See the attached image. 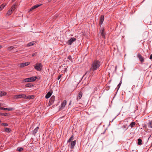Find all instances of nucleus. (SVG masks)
Segmentation results:
<instances>
[{
    "label": "nucleus",
    "mask_w": 152,
    "mask_h": 152,
    "mask_svg": "<svg viewBox=\"0 0 152 152\" xmlns=\"http://www.w3.org/2000/svg\"><path fill=\"white\" fill-rule=\"evenodd\" d=\"M0 109L2 110H7V108H5L4 107H1L0 108Z\"/></svg>",
    "instance_id": "34"
},
{
    "label": "nucleus",
    "mask_w": 152,
    "mask_h": 152,
    "mask_svg": "<svg viewBox=\"0 0 152 152\" xmlns=\"http://www.w3.org/2000/svg\"><path fill=\"white\" fill-rule=\"evenodd\" d=\"M23 150V148H22L18 147L17 148V150L20 152L22 151Z\"/></svg>",
    "instance_id": "30"
},
{
    "label": "nucleus",
    "mask_w": 152,
    "mask_h": 152,
    "mask_svg": "<svg viewBox=\"0 0 152 152\" xmlns=\"http://www.w3.org/2000/svg\"><path fill=\"white\" fill-rule=\"evenodd\" d=\"M7 93L4 91H0V97L6 95Z\"/></svg>",
    "instance_id": "14"
},
{
    "label": "nucleus",
    "mask_w": 152,
    "mask_h": 152,
    "mask_svg": "<svg viewBox=\"0 0 152 152\" xmlns=\"http://www.w3.org/2000/svg\"><path fill=\"white\" fill-rule=\"evenodd\" d=\"M41 5V4H39V5L37 4V5H35L33 6V7H34V9H35L39 7Z\"/></svg>",
    "instance_id": "31"
},
{
    "label": "nucleus",
    "mask_w": 152,
    "mask_h": 152,
    "mask_svg": "<svg viewBox=\"0 0 152 152\" xmlns=\"http://www.w3.org/2000/svg\"><path fill=\"white\" fill-rule=\"evenodd\" d=\"M137 56L141 62L142 63L144 62V58L140 53L138 54Z\"/></svg>",
    "instance_id": "6"
},
{
    "label": "nucleus",
    "mask_w": 152,
    "mask_h": 152,
    "mask_svg": "<svg viewBox=\"0 0 152 152\" xmlns=\"http://www.w3.org/2000/svg\"><path fill=\"white\" fill-rule=\"evenodd\" d=\"M100 66V62L98 60H95L92 62L90 70L93 71L96 70Z\"/></svg>",
    "instance_id": "1"
},
{
    "label": "nucleus",
    "mask_w": 152,
    "mask_h": 152,
    "mask_svg": "<svg viewBox=\"0 0 152 152\" xmlns=\"http://www.w3.org/2000/svg\"><path fill=\"white\" fill-rule=\"evenodd\" d=\"M68 58L69 60H71L72 59V57L71 56H69L68 57Z\"/></svg>",
    "instance_id": "40"
},
{
    "label": "nucleus",
    "mask_w": 152,
    "mask_h": 152,
    "mask_svg": "<svg viewBox=\"0 0 152 152\" xmlns=\"http://www.w3.org/2000/svg\"><path fill=\"white\" fill-rule=\"evenodd\" d=\"M34 45V43L32 42H31L28 43L27 45V46H30Z\"/></svg>",
    "instance_id": "28"
},
{
    "label": "nucleus",
    "mask_w": 152,
    "mask_h": 152,
    "mask_svg": "<svg viewBox=\"0 0 152 152\" xmlns=\"http://www.w3.org/2000/svg\"><path fill=\"white\" fill-rule=\"evenodd\" d=\"M71 102L70 101V102L69 103V105L71 104Z\"/></svg>",
    "instance_id": "45"
},
{
    "label": "nucleus",
    "mask_w": 152,
    "mask_h": 152,
    "mask_svg": "<svg viewBox=\"0 0 152 152\" xmlns=\"http://www.w3.org/2000/svg\"><path fill=\"white\" fill-rule=\"evenodd\" d=\"M7 113H0V115H3L4 116H7Z\"/></svg>",
    "instance_id": "29"
},
{
    "label": "nucleus",
    "mask_w": 152,
    "mask_h": 152,
    "mask_svg": "<svg viewBox=\"0 0 152 152\" xmlns=\"http://www.w3.org/2000/svg\"><path fill=\"white\" fill-rule=\"evenodd\" d=\"M2 124L4 126H8V124H7V123H2Z\"/></svg>",
    "instance_id": "35"
},
{
    "label": "nucleus",
    "mask_w": 152,
    "mask_h": 152,
    "mask_svg": "<svg viewBox=\"0 0 152 152\" xmlns=\"http://www.w3.org/2000/svg\"><path fill=\"white\" fill-rule=\"evenodd\" d=\"M1 120H0V123H1Z\"/></svg>",
    "instance_id": "48"
},
{
    "label": "nucleus",
    "mask_w": 152,
    "mask_h": 152,
    "mask_svg": "<svg viewBox=\"0 0 152 152\" xmlns=\"http://www.w3.org/2000/svg\"><path fill=\"white\" fill-rule=\"evenodd\" d=\"M34 68L37 71H41L42 68V66L41 64L40 63H37L36 65L34 66Z\"/></svg>",
    "instance_id": "3"
},
{
    "label": "nucleus",
    "mask_w": 152,
    "mask_h": 152,
    "mask_svg": "<svg viewBox=\"0 0 152 152\" xmlns=\"http://www.w3.org/2000/svg\"><path fill=\"white\" fill-rule=\"evenodd\" d=\"M89 73H90V72H86L85 73V74L84 75H89Z\"/></svg>",
    "instance_id": "41"
},
{
    "label": "nucleus",
    "mask_w": 152,
    "mask_h": 152,
    "mask_svg": "<svg viewBox=\"0 0 152 152\" xmlns=\"http://www.w3.org/2000/svg\"><path fill=\"white\" fill-rule=\"evenodd\" d=\"M76 40V39L72 37L69 39L67 42V43L69 45H71L72 43Z\"/></svg>",
    "instance_id": "5"
},
{
    "label": "nucleus",
    "mask_w": 152,
    "mask_h": 152,
    "mask_svg": "<svg viewBox=\"0 0 152 152\" xmlns=\"http://www.w3.org/2000/svg\"><path fill=\"white\" fill-rule=\"evenodd\" d=\"M104 16L103 15H101L100 17V21H99V23L101 25L103 23V22L104 20Z\"/></svg>",
    "instance_id": "8"
},
{
    "label": "nucleus",
    "mask_w": 152,
    "mask_h": 152,
    "mask_svg": "<svg viewBox=\"0 0 152 152\" xmlns=\"http://www.w3.org/2000/svg\"><path fill=\"white\" fill-rule=\"evenodd\" d=\"M61 77V75H59L57 78L58 80H59L60 79Z\"/></svg>",
    "instance_id": "39"
},
{
    "label": "nucleus",
    "mask_w": 152,
    "mask_h": 152,
    "mask_svg": "<svg viewBox=\"0 0 152 152\" xmlns=\"http://www.w3.org/2000/svg\"><path fill=\"white\" fill-rule=\"evenodd\" d=\"M36 54H37V53H33L32 55V56H36Z\"/></svg>",
    "instance_id": "43"
},
{
    "label": "nucleus",
    "mask_w": 152,
    "mask_h": 152,
    "mask_svg": "<svg viewBox=\"0 0 152 152\" xmlns=\"http://www.w3.org/2000/svg\"><path fill=\"white\" fill-rule=\"evenodd\" d=\"M51 95L52 93L51 92H48L47 94L46 95L45 97L46 98L48 99L51 96Z\"/></svg>",
    "instance_id": "13"
},
{
    "label": "nucleus",
    "mask_w": 152,
    "mask_h": 152,
    "mask_svg": "<svg viewBox=\"0 0 152 152\" xmlns=\"http://www.w3.org/2000/svg\"><path fill=\"white\" fill-rule=\"evenodd\" d=\"M18 65L20 67H23L25 66H25L24 63H21L20 64H19Z\"/></svg>",
    "instance_id": "17"
},
{
    "label": "nucleus",
    "mask_w": 152,
    "mask_h": 152,
    "mask_svg": "<svg viewBox=\"0 0 152 152\" xmlns=\"http://www.w3.org/2000/svg\"><path fill=\"white\" fill-rule=\"evenodd\" d=\"M146 22L149 25H150L151 24V20H150L149 19H147L146 20Z\"/></svg>",
    "instance_id": "21"
},
{
    "label": "nucleus",
    "mask_w": 152,
    "mask_h": 152,
    "mask_svg": "<svg viewBox=\"0 0 152 152\" xmlns=\"http://www.w3.org/2000/svg\"><path fill=\"white\" fill-rule=\"evenodd\" d=\"M83 95L81 91H80L77 95V99H80L82 97Z\"/></svg>",
    "instance_id": "11"
},
{
    "label": "nucleus",
    "mask_w": 152,
    "mask_h": 152,
    "mask_svg": "<svg viewBox=\"0 0 152 152\" xmlns=\"http://www.w3.org/2000/svg\"><path fill=\"white\" fill-rule=\"evenodd\" d=\"M14 47L13 46H10L9 47V49L10 50H12L13 48Z\"/></svg>",
    "instance_id": "42"
},
{
    "label": "nucleus",
    "mask_w": 152,
    "mask_h": 152,
    "mask_svg": "<svg viewBox=\"0 0 152 152\" xmlns=\"http://www.w3.org/2000/svg\"><path fill=\"white\" fill-rule=\"evenodd\" d=\"M6 4H5V5L2 4L0 6V11L2 10L4 7L6 6Z\"/></svg>",
    "instance_id": "25"
},
{
    "label": "nucleus",
    "mask_w": 152,
    "mask_h": 152,
    "mask_svg": "<svg viewBox=\"0 0 152 152\" xmlns=\"http://www.w3.org/2000/svg\"><path fill=\"white\" fill-rule=\"evenodd\" d=\"M1 106V104H0V107Z\"/></svg>",
    "instance_id": "51"
},
{
    "label": "nucleus",
    "mask_w": 152,
    "mask_h": 152,
    "mask_svg": "<svg viewBox=\"0 0 152 152\" xmlns=\"http://www.w3.org/2000/svg\"><path fill=\"white\" fill-rule=\"evenodd\" d=\"M128 127L126 128V126L125 125H123L121 127V129H122V131L124 132L126 130H127Z\"/></svg>",
    "instance_id": "12"
},
{
    "label": "nucleus",
    "mask_w": 152,
    "mask_h": 152,
    "mask_svg": "<svg viewBox=\"0 0 152 152\" xmlns=\"http://www.w3.org/2000/svg\"><path fill=\"white\" fill-rule=\"evenodd\" d=\"M5 131L6 132H10V129L8 128H5Z\"/></svg>",
    "instance_id": "33"
},
{
    "label": "nucleus",
    "mask_w": 152,
    "mask_h": 152,
    "mask_svg": "<svg viewBox=\"0 0 152 152\" xmlns=\"http://www.w3.org/2000/svg\"><path fill=\"white\" fill-rule=\"evenodd\" d=\"M142 140L140 138L138 139V143L137 144L139 145H140L142 144Z\"/></svg>",
    "instance_id": "20"
},
{
    "label": "nucleus",
    "mask_w": 152,
    "mask_h": 152,
    "mask_svg": "<svg viewBox=\"0 0 152 152\" xmlns=\"http://www.w3.org/2000/svg\"><path fill=\"white\" fill-rule=\"evenodd\" d=\"M78 83H77V86H77L78 85Z\"/></svg>",
    "instance_id": "47"
},
{
    "label": "nucleus",
    "mask_w": 152,
    "mask_h": 152,
    "mask_svg": "<svg viewBox=\"0 0 152 152\" xmlns=\"http://www.w3.org/2000/svg\"><path fill=\"white\" fill-rule=\"evenodd\" d=\"M49 0V1H50L51 0Z\"/></svg>",
    "instance_id": "49"
},
{
    "label": "nucleus",
    "mask_w": 152,
    "mask_h": 152,
    "mask_svg": "<svg viewBox=\"0 0 152 152\" xmlns=\"http://www.w3.org/2000/svg\"><path fill=\"white\" fill-rule=\"evenodd\" d=\"M104 30L103 29L102 30V33H101V35H102V37L103 38H104V37H105V33L104 32Z\"/></svg>",
    "instance_id": "24"
},
{
    "label": "nucleus",
    "mask_w": 152,
    "mask_h": 152,
    "mask_svg": "<svg viewBox=\"0 0 152 152\" xmlns=\"http://www.w3.org/2000/svg\"><path fill=\"white\" fill-rule=\"evenodd\" d=\"M66 100H64L63 102L61 103V107L60 108V109H62L64 108L65 106L66 105Z\"/></svg>",
    "instance_id": "7"
},
{
    "label": "nucleus",
    "mask_w": 152,
    "mask_h": 152,
    "mask_svg": "<svg viewBox=\"0 0 152 152\" xmlns=\"http://www.w3.org/2000/svg\"><path fill=\"white\" fill-rule=\"evenodd\" d=\"M74 136L73 135L68 140V142H70L73 139Z\"/></svg>",
    "instance_id": "26"
},
{
    "label": "nucleus",
    "mask_w": 152,
    "mask_h": 152,
    "mask_svg": "<svg viewBox=\"0 0 152 152\" xmlns=\"http://www.w3.org/2000/svg\"><path fill=\"white\" fill-rule=\"evenodd\" d=\"M34 97V96L33 95H29L28 96H26V97H25V99H33Z\"/></svg>",
    "instance_id": "9"
},
{
    "label": "nucleus",
    "mask_w": 152,
    "mask_h": 152,
    "mask_svg": "<svg viewBox=\"0 0 152 152\" xmlns=\"http://www.w3.org/2000/svg\"><path fill=\"white\" fill-rule=\"evenodd\" d=\"M135 124V123L134 122H132L130 124L129 126H131V128L133 127Z\"/></svg>",
    "instance_id": "19"
},
{
    "label": "nucleus",
    "mask_w": 152,
    "mask_h": 152,
    "mask_svg": "<svg viewBox=\"0 0 152 152\" xmlns=\"http://www.w3.org/2000/svg\"><path fill=\"white\" fill-rule=\"evenodd\" d=\"M37 78V77L33 76L30 77L26 78L25 79L24 81L25 82H32L34 81Z\"/></svg>",
    "instance_id": "2"
},
{
    "label": "nucleus",
    "mask_w": 152,
    "mask_h": 152,
    "mask_svg": "<svg viewBox=\"0 0 152 152\" xmlns=\"http://www.w3.org/2000/svg\"><path fill=\"white\" fill-rule=\"evenodd\" d=\"M14 110V109L13 108H7V110H9V111H12Z\"/></svg>",
    "instance_id": "36"
},
{
    "label": "nucleus",
    "mask_w": 152,
    "mask_h": 152,
    "mask_svg": "<svg viewBox=\"0 0 152 152\" xmlns=\"http://www.w3.org/2000/svg\"><path fill=\"white\" fill-rule=\"evenodd\" d=\"M24 64H25V66H26L28 65L30 63L28 62H26L24 63Z\"/></svg>",
    "instance_id": "38"
},
{
    "label": "nucleus",
    "mask_w": 152,
    "mask_h": 152,
    "mask_svg": "<svg viewBox=\"0 0 152 152\" xmlns=\"http://www.w3.org/2000/svg\"><path fill=\"white\" fill-rule=\"evenodd\" d=\"M148 126L149 128H152V121H149L148 124Z\"/></svg>",
    "instance_id": "18"
},
{
    "label": "nucleus",
    "mask_w": 152,
    "mask_h": 152,
    "mask_svg": "<svg viewBox=\"0 0 152 152\" xmlns=\"http://www.w3.org/2000/svg\"><path fill=\"white\" fill-rule=\"evenodd\" d=\"M33 86L30 83H28L26 84V86L27 87H31L32 86Z\"/></svg>",
    "instance_id": "22"
},
{
    "label": "nucleus",
    "mask_w": 152,
    "mask_h": 152,
    "mask_svg": "<svg viewBox=\"0 0 152 152\" xmlns=\"http://www.w3.org/2000/svg\"><path fill=\"white\" fill-rule=\"evenodd\" d=\"M12 11L11 9H10L8 10V11L7 12V15H10L12 13Z\"/></svg>",
    "instance_id": "23"
},
{
    "label": "nucleus",
    "mask_w": 152,
    "mask_h": 152,
    "mask_svg": "<svg viewBox=\"0 0 152 152\" xmlns=\"http://www.w3.org/2000/svg\"><path fill=\"white\" fill-rule=\"evenodd\" d=\"M39 129V127H37L34 129L33 132V134L34 135H35V134L37 132Z\"/></svg>",
    "instance_id": "15"
},
{
    "label": "nucleus",
    "mask_w": 152,
    "mask_h": 152,
    "mask_svg": "<svg viewBox=\"0 0 152 152\" xmlns=\"http://www.w3.org/2000/svg\"><path fill=\"white\" fill-rule=\"evenodd\" d=\"M116 68H117V66H116V67H115V69H116Z\"/></svg>",
    "instance_id": "50"
},
{
    "label": "nucleus",
    "mask_w": 152,
    "mask_h": 152,
    "mask_svg": "<svg viewBox=\"0 0 152 152\" xmlns=\"http://www.w3.org/2000/svg\"><path fill=\"white\" fill-rule=\"evenodd\" d=\"M15 4H14L11 7V9L13 11H14L15 9Z\"/></svg>",
    "instance_id": "27"
},
{
    "label": "nucleus",
    "mask_w": 152,
    "mask_h": 152,
    "mask_svg": "<svg viewBox=\"0 0 152 152\" xmlns=\"http://www.w3.org/2000/svg\"><path fill=\"white\" fill-rule=\"evenodd\" d=\"M34 9V8L33 6L29 10V11H31L33 10Z\"/></svg>",
    "instance_id": "37"
},
{
    "label": "nucleus",
    "mask_w": 152,
    "mask_h": 152,
    "mask_svg": "<svg viewBox=\"0 0 152 152\" xmlns=\"http://www.w3.org/2000/svg\"><path fill=\"white\" fill-rule=\"evenodd\" d=\"M150 58L151 60H152V54L150 56Z\"/></svg>",
    "instance_id": "44"
},
{
    "label": "nucleus",
    "mask_w": 152,
    "mask_h": 152,
    "mask_svg": "<svg viewBox=\"0 0 152 152\" xmlns=\"http://www.w3.org/2000/svg\"><path fill=\"white\" fill-rule=\"evenodd\" d=\"M121 83H122V82H121V80L120 81V83H119V84H118V85L117 86L118 90L119 89V88L121 86Z\"/></svg>",
    "instance_id": "32"
},
{
    "label": "nucleus",
    "mask_w": 152,
    "mask_h": 152,
    "mask_svg": "<svg viewBox=\"0 0 152 152\" xmlns=\"http://www.w3.org/2000/svg\"><path fill=\"white\" fill-rule=\"evenodd\" d=\"M55 96H51L50 99V102L51 103H53L55 100Z\"/></svg>",
    "instance_id": "16"
},
{
    "label": "nucleus",
    "mask_w": 152,
    "mask_h": 152,
    "mask_svg": "<svg viewBox=\"0 0 152 152\" xmlns=\"http://www.w3.org/2000/svg\"><path fill=\"white\" fill-rule=\"evenodd\" d=\"M76 140H74L71 142V148H73L76 144Z\"/></svg>",
    "instance_id": "10"
},
{
    "label": "nucleus",
    "mask_w": 152,
    "mask_h": 152,
    "mask_svg": "<svg viewBox=\"0 0 152 152\" xmlns=\"http://www.w3.org/2000/svg\"><path fill=\"white\" fill-rule=\"evenodd\" d=\"M25 97H26V95L24 94L17 95H15L14 96L15 99L23 98L25 99Z\"/></svg>",
    "instance_id": "4"
},
{
    "label": "nucleus",
    "mask_w": 152,
    "mask_h": 152,
    "mask_svg": "<svg viewBox=\"0 0 152 152\" xmlns=\"http://www.w3.org/2000/svg\"><path fill=\"white\" fill-rule=\"evenodd\" d=\"M2 47V46L1 45H0V49Z\"/></svg>",
    "instance_id": "46"
}]
</instances>
